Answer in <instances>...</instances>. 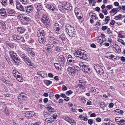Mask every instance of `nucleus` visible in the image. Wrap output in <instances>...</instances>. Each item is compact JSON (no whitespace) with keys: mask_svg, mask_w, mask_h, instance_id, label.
I'll return each mask as SVG.
<instances>
[{"mask_svg":"<svg viewBox=\"0 0 125 125\" xmlns=\"http://www.w3.org/2000/svg\"><path fill=\"white\" fill-rule=\"evenodd\" d=\"M74 55L76 57H78L81 59L85 60L88 58V56L84 50L81 49L76 50L75 51Z\"/></svg>","mask_w":125,"mask_h":125,"instance_id":"nucleus-1","label":"nucleus"},{"mask_svg":"<svg viewBox=\"0 0 125 125\" xmlns=\"http://www.w3.org/2000/svg\"><path fill=\"white\" fill-rule=\"evenodd\" d=\"M79 64L80 67L81 69L85 73H90L91 72V70L88 67L87 65H84L82 62L79 63Z\"/></svg>","mask_w":125,"mask_h":125,"instance_id":"nucleus-2","label":"nucleus"},{"mask_svg":"<svg viewBox=\"0 0 125 125\" xmlns=\"http://www.w3.org/2000/svg\"><path fill=\"white\" fill-rule=\"evenodd\" d=\"M54 27L55 28V30L58 33L61 34L63 31L62 26L57 23H55L54 24Z\"/></svg>","mask_w":125,"mask_h":125,"instance_id":"nucleus-3","label":"nucleus"},{"mask_svg":"<svg viewBox=\"0 0 125 125\" xmlns=\"http://www.w3.org/2000/svg\"><path fill=\"white\" fill-rule=\"evenodd\" d=\"M94 68L96 72L100 75H102L104 73V71L99 64H94Z\"/></svg>","mask_w":125,"mask_h":125,"instance_id":"nucleus-4","label":"nucleus"},{"mask_svg":"<svg viewBox=\"0 0 125 125\" xmlns=\"http://www.w3.org/2000/svg\"><path fill=\"white\" fill-rule=\"evenodd\" d=\"M11 37L13 38L14 40H19L21 39V41L22 42H24L25 41L24 38L22 37V36L20 34L14 33L11 36Z\"/></svg>","mask_w":125,"mask_h":125,"instance_id":"nucleus-5","label":"nucleus"},{"mask_svg":"<svg viewBox=\"0 0 125 125\" xmlns=\"http://www.w3.org/2000/svg\"><path fill=\"white\" fill-rule=\"evenodd\" d=\"M57 61L60 65L62 66L65 63V60L64 56L63 55L59 56L57 59Z\"/></svg>","mask_w":125,"mask_h":125,"instance_id":"nucleus-6","label":"nucleus"},{"mask_svg":"<svg viewBox=\"0 0 125 125\" xmlns=\"http://www.w3.org/2000/svg\"><path fill=\"white\" fill-rule=\"evenodd\" d=\"M58 41L55 38L52 36H50L49 37L48 39V43L50 44H57Z\"/></svg>","mask_w":125,"mask_h":125,"instance_id":"nucleus-7","label":"nucleus"},{"mask_svg":"<svg viewBox=\"0 0 125 125\" xmlns=\"http://www.w3.org/2000/svg\"><path fill=\"white\" fill-rule=\"evenodd\" d=\"M16 8L17 9L22 11H24V8L23 6L21 5V4L19 3L18 1L16 2Z\"/></svg>","mask_w":125,"mask_h":125,"instance_id":"nucleus-8","label":"nucleus"},{"mask_svg":"<svg viewBox=\"0 0 125 125\" xmlns=\"http://www.w3.org/2000/svg\"><path fill=\"white\" fill-rule=\"evenodd\" d=\"M6 10L10 16H14L15 14V12L14 10L8 8Z\"/></svg>","mask_w":125,"mask_h":125,"instance_id":"nucleus-9","label":"nucleus"},{"mask_svg":"<svg viewBox=\"0 0 125 125\" xmlns=\"http://www.w3.org/2000/svg\"><path fill=\"white\" fill-rule=\"evenodd\" d=\"M21 61L18 57L12 60V62L16 65H20L21 63Z\"/></svg>","mask_w":125,"mask_h":125,"instance_id":"nucleus-10","label":"nucleus"},{"mask_svg":"<svg viewBox=\"0 0 125 125\" xmlns=\"http://www.w3.org/2000/svg\"><path fill=\"white\" fill-rule=\"evenodd\" d=\"M35 114L34 111L26 112L25 113V116L27 118H29L34 115Z\"/></svg>","mask_w":125,"mask_h":125,"instance_id":"nucleus-11","label":"nucleus"},{"mask_svg":"<svg viewBox=\"0 0 125 125\" xmlns=\"http://www.w3.org/2000/svg\"><path fill=\"white\" fill-rule=\"evenodd\" d=\"M9 54L11 57V60H13V59H15V58H16L18 57L16 54L12 51H10L9 52Z\"/></svg>","mask_w":125,"mask_h":125,"instance_id":"nucleus-12","label":"nucleus"},{"mask_svg":"<svg viewBox=\"0 0 125 125\" xmlns=\"http://www.w3.org/2000/svg\"><path fill=\"white\" fill-rule=\"evenodd\" d=\"M68 73L69 74L72 76L74 75L75 74V71L72 68V67H70L68 69Z\"/></svg>","mask_w":125,"mask_h":125,"instance_id":"nucleus-13","label":"nucleus"},{"mask_svg":"<svg viewBox=\"0 0 125 125\" xmlns=\"http://www.w3.org/2000/svg\"><path fill=\"white\" fill-rule=\"evenodd\" d=\"M39 42L41 44L44 43L46 41L45 36H42V37H40L39 38Z\"/></svg>","mask_w":125,"mask_h":125,"instance_id":"nucleus-14","label":"nucleus"},{"mask_svg":"<svg viewBox=\"0 0 125 125\" xmlns=\"http://www.w3.org/2000/svg\"><path fill=\"white\" fill-rule=\"evenodd\" d=\"M44 5L46 8L50 10H52V11H54V10L55 8L52 5L49 4L47 3L45 4Z\"/></svg>","mask_w":125,"mask_h":125,"instance_id":"nucleus-15","label":"nucleus"},{"mask_svg":"<svg viewBox=\"0 0 125 125\" xmlns=\"http://www.w3.org/2000/svg\"><path fill=\"white\" fill-rule=\"evenodd\" d=\"M37 74L42 77H44L47 75L45 71H41L37 72Z\"/></svg>","mask_w":125,"mask_h":125,"instance_id":"nucleus-16","label":"nucleus"},{"mask_svg":"<svg viewBox=\"0 0 125 125\" xmlns=\"http://www.w3.org/2000/svg\"><path fill=\"white\" fill-rule=\"evenodd\" d=\"M46 109L50 112L52 113H53L55 111L54 109L52 107H51L50 106L48 105H46Z\"/></svg>","mask_w":125,"mask_h":125,"instance_id":"nucleus-17","label":"nucleus"},{"mask_svg":"<svg viewBox=\"0 0 125 125\" xmlns=\"http://www.w3.org/2000/svg\"><path fill=\"white\" fill-rule=\"evenodd\" d=\"M37 35L39 37H42L44 36V30H40L37 32Z\"/></svg>","mask_w":125,"mask_h":125,"instance_id":"nucleus-18","label":"nucleus"},{"mask_svg":"<svg viewBox=\"0 0 125 125\" xmlns=\"http://www.w3.org/2000/svg\"><path fill=\"white\" fill-rule=\"evenodd\" d=\"M26 94L25 92H22L19 94V98H20V99H21V98H22V99H24L26 97Z\"/></svg>","mask_w":125,"mask_h":125,"instance_id":"nucleus-19","label":"nucleus"},{"mask_svg":"<svg viewBox=\"0 0 125 125\" xmlns=\"http://www.w3.org/2000/svg\"><path fill=\"white\" fill-rule=\"evenodd\" d=\"M84 83H85L84 82L79 83V87L80 88L82 89H83L85 88L86 87V86L85 87V86H86Z\"/></svg>","mask_w":125,"mask_h":125,"instance_id":"nucleus-20","label":"nucleus"},{"mask_svg":"<svg viewBox=\"0 0 125 125\" xmlns=\"http://www.w3.org/2000/svg\"><path fill=\"white\" fill-rule=\"evenodd\" d=\"M76 34V32L75 31H73L72 30H70V32L69 35L70 37L74 36Z\"/></svg>","mask_w":125,"mask_h":125,"instance_id":"nucleus-21","label":"nucleus"},{"mask_svg":"<svg viewBox=\"0 0 125 125\" xmlns=\"http://www.w3.org/2000/svg\"><path fill=\"white\" fill-rule=\"evenodd\" d=\"M27 63V64L29 66H32L33 65V63L31 62V59L28 58L25 61Z\"/></svg>","mask_w":125,"mask_h":125,"instance_id":"nucleus-22","label":"nucleus"},{"mask_svg":"<svg viewBox=\"0 0 125 125\" xmlns=\"http://www.w3.org/2000/svg\"><path fill=\"white\" fill-rule=\"evenodd\" d=\"M27 52L32 57H34L35 55V52L32 51L31 49H29V50H28Z\"/></svg>","mask_w":125,"mask_h":125,"instance_id":"nucleus-23","label":"nucleus"},{"mask_svg":"<svg viewBox=\"0 0 125 125\" xmlns=\"http://www.w3.org/2000/svg\"><path fill=\"white\" fill-rule=\"evenodd\" d=\"M112 53L111 52H108L106 54V56L107 58H114L115 56L111 54Z\"/></svg>","mask_w":125,"mask_h":125,"instance_id":"nucleus-24","label":"nucleus"},{"mask_svg":"<svg viewBox=\"0 0 125 125\" xmlns=\"http://www.w3.org/2000/svg\"><path fill=\"white\" fill-rule=\"evenodd\" d=\"M21 74H19L17 76V78H16L17 80L21 82H22L23 81V78L21 77Z\"/></svg>","mask_w":125,"mask_h":125,"instance_id":"nucleus-25","label":"nucleus"},{"mask_svg":"<svg viewBox=\"0 0 125 125\" xmlns=\"http://www.w3.org/2000/svg\"><path fill=\"white\" fill-rule=\"evenodd\" d=\"M17 30L19 32L21 33H23L25 31V29L22 27H18L17 28Z\"/></svg>","mask_w":125,"mask_h":125,"instance_id":"nucleus-26","label":"nucleus"},{"mask_svg":"<svg viewBox=\"0 0 125 125\" xmlns=\"http://www.w3.org/2000/svg\"><path fill=\"white\" fill-rule=\"evenodd\" d=\"M32 8L31 6H27L26 8V10L27 13H29L32 11Z\"/></svg>","mask_w":125,"mask_h":125,"instance_id":"nucleus-27","label":"nucleus"},{"mask_svg":"<svg viewBox=\"0 0 125 125\" xmlns=\"http://www.w3.org/2000/svg\"><path fill=\"white\" fill-rule=\"evenodd\" d=\"M123 15L122 14H119L117 16H116L115 17L114 19L116 20H122L123 19V17H122Z\"/></svg>","mask_w":125,"mask_h":125,"instance_id":"nucleus-28","label":"nucleus"},{"mask_svg":"<svg viewBox=\"0 0 125 125\" xmlns=\"http://www.w3.org/2000/svg\"><path fill=\"white\" fill-rule=\"evenodd\" d=\"M107 32L108 33L110 36V37H111L113 38V37L114 36L113 35L112 33L110 31L109 28H107Z\"/></svg>","mask_w":125,"mask_h":125,"instance_id":"nucleus-29","label":"nucleus"},{"mask_svg":"<svg viewBox=\"0 0 125 125\" xmlns=\"http://www.w3.org/2000/svg\"><path fill=\"white\" fill-rule=\"evenodd\" d=\"M60 39H61L62 41H65V36L64 34H62L59 36Z\"/></svg>","mask_w":125,"mask_h":125,"instance_id":"nucleus-30","label":"nucleus"},{"mask_svg":"<svg viewBox=\"0 0 125 125\" xmlns=\"http://www.w3.org/2000/svg\"><path fill=\"white\" fill-rule=\"evenodd\" d=\"M111 13H114L116 14L117 12V10L116 8H114L111 10L110 11Z\"/></svg>","mask_w":125,"mask_h":125,"instance_id":"nucleus-31","label":"nucleus"},{"mask_svg":"<svg viewBox=\"0 0 125 125\" xmlns=\"http://www.w3.org/2000/svg\"><path fill=\"white\" fill-rule=\"evenodd\" d=\"M44 82L46 84L47 86L49 85L52 83V82L51 81L48 80H45L44 81Z\"/></svg>","mask_w":125,"mask_h":125,"instance_id":"nucleus-32","label":"nucleus"},{"mask_svg":"<svg viewBox=\"0 0 125 125\" xmlns=\"http://www.w3.org/2000/svg\"><path fill=\"white\" fill-rule=\"evenodd\" d=\"M78 10L79 11V10L77 8H75V10H74V12L77 17H78V15L79 14V13L77 11Z\"/></svg>","mask_w":125,"mask_h":125,"instance_id":"nucleus-33","label":"nucleus"},{"mask_svg":"<svg viewBox=\"0 0 125 125\" xmlns=\"http://www.w3.org/2000/svg\"><path fill=\"white\" fill-rule=\"evenodd\" d=\"M0 14L3 16L5 17L7 16L6 12L5 10H3V11H0Z\"/></svg>","mask_w":125,"mask_h":125,"instance_id":"nucleus-34","label":"nucleus"},{"mask_svg":"<svg viewBox=\"0 0 125 125\" xmlns=\"http://www.w3.org/2000/svg\"><path fill=\"white\" fill-rule=\"evenodd\" d=\"M115 112H117L120 114H122L123 112V111L119 109H117L115 110Z\"/></svg>","mask_w":125,"mask_h":125,"instance_id":"nucleus-35","label":"nucleus"},{"mask_svg":"<svg viewBox=\"0 0 125 125\" xmlns=\"http://www.w3.org/2000/svg\"><path fill=\"white\" fill-rule=\"evenodd\" d=\"M21 56L24 61L29 58V57H28L25 54H22Z\"/></svg>","mask_w":125,"mask_h":125,"instance_id":"nucleus-36","label":"nucleus"},{"mask_svg":"<svg viewBox=\"0 0 125 125\" xmlns=\"http://www.w3.org/2000/svg\"><path fill=\"white\" fill-rule=\"evenodd\" d=\"M22 3L26 5L29 2L28 0H20Z\"/></svg>","mask_w":125,"mask_h":125,"instance_id":"nucleus-37","label":"nucleus"},{"mask_svg":"<svg viewBox=\"0 0 125 125\" xmlns=\"http://www.w3.org/2000/svg\"><path fill=\"white\" fill-rule=\"evenodd\" d=\"M48 18H44L41 19V20L43 22V23H45L46 22H48L49 21L48 20Z\"/></svg>","mask_w":125,"mask_h":125,"instance_id":"nucleus-38","label":"nucleus"},{"mask_svg":"<svg viewBox=\"0 0 125 125\" xmlns=\"http://www.w3.org/2000/svg\"><path fill=\"white\" fill-rule=\"evenodd\" d=\"M42 6L40 4L38 5L37 7V11H39L42 10Z\"/></svg>","mask_w":125,"mask_h":125,"instance_id":"nucleus-39","label":"nucleus"},{"mask_svg":"<svg viewBox=\"0 0 125 125\" xmlns=\"http://www.w3.org/2000/svg\"><path fill=\"white\" fill-rule=\"evenodd\" d=\"M25 16V15L20 14L19 15L18 17L19 18L22 20H23L24 19V17Z\"/></svg>","mask_w":125,"mask_h":125,"instance_id":"nucleus-40","label":"nucleus"},{"mask_svg":"<svg viewBox=\"0 0 125 125\" xmlns=\"http://www.w3.org/2000/svg\"><path fill=\"white\" fill-rule=\"evenodd\" d=\"M1 4L4 6H5L7 4V0H2L1 2Z\"/></svg>","mask_w":125,"mask_h":125,"instance_id":"nucleus-41","label":"nucleus"},{"mask_svg":"<svg viewBox=\"0 0 125 125\" xmlns=\"http://www.w3.org/2000/svg\"><path fill=\"white\" fill-rule=\"evenodd\" d=\"M110 20V17L109 16H107L106 17L104 21L106 23H108V21H109Z\"/></svg>","mask_w":125,"mask_h":125,"instance_id":"nucleus-42","label":"nucleus"},{"mask_svg":"<svg viewBox=\"0 0 125 125\" xmlns=\"http://www.w3.org/2000/svg\"><path fill=\"white\" fill-rule=\"evenodd\" d=\"M55 51L57 52H60L61 51V47L59 46H57L55 48Z\"/></svg>","mask_w":125,"mask_h":125,"instance_id":"nucleus-43","label":"nucleus"},{"mask_svg":"<svg viewBox=\"0 0 125 125\" xmlns=\"http://www.w3.org/2000/svg\"><path fill=\"white\" fill-rule=\"evenodd\" d=\"M69 123L73 125H74L76 124V122H75L74 120H72V118L71 119V120H70Z\"/></svg>","mask_w":125,"mask_h":125,"instance_id":"nucleus-44","label":"nucleus"},{"mask_svg":"<svg viewBox=\"0 0 125 125\" xmlns=\"http://www.w3.org/2000/svg\"><path fill=\"white\" fill-rule=\"evenodd\" d=\"M67 61H68L69 62L70 64H72L73 63L74 61L73 60H72L69 58H68L67 59Z\"/></svg>","mask_w":125,"mask_h":125,"instance_id":"nucleus-45","label":"nucleus"},{"mask_svg":"<svg viewBox=\"0 0 125 125\" xmlns=\"http://www.w3.org/2000/svg\"><path fill=\"white\" fill-rule=\"evenodd\" d=\"M81 69L79 67L75 66L74 67V70H75V71H79Z\"/></svg>","mask_w":125,"mask_h":125,"instance_id":"nucleus-46","label":"nucleus"},{"mask_svg":"<svg viewBox=\"0 0 125 125\" xmlns=\"http://www.w3.org/2000/svg\"><path fill=\"white\" fill-rule=\"evenodd\" d=\"M117 41L119 42H120L122 44L124 45L125 44V42L123 41L121 39H118Z\"/></svg>","mask_w":125,"mask_h":125,"instance_id":"nucleus-47","label":"nucleus"},{"mask_svg":"<svg viewBox=\"0 0 125 125\" xmlns=\"http://www.w3.org/2000/svg\"><path fill=\"white\" fill-rule=\"evenodd\" d=\"M71 118L69 117H65V118H64V119L65 120L68 122H69L70 120H71Z\"/></svg>","mask_w":125,"mask_h":125,"instance_id":"nucleus-48","label":"nucleus"},{"mask_svg":"<svg viewBox=\"0 0 125 125\" xmlns=\"http://www.w3.org/2000/svg\"><path fill=\"white\" fill-rule=\"evenodd\" d=\"M46 46H47L48 47H51V48H52L54 46V45L53 44H50L49 43H48V44L47 45H46Z\"/></svg>","mask_w":125,"mask_h":125,"instance_id":"nucleus-49","label":"nucleus"},{"mask_svg":"<svg viewBox=\"0 0 125 125\" xmlns=\"http://www.w3.org/2000/svg\"><path fill=\"white\" fill-rule=\"evenodd\" d=\"M73 93L72 91L69 90V91H67L66 92V94L67 95H69V94H72Z\"/></svg>","mask_w":125,"mask_h":125,"instance_id":"nucleus-50","label":"nucleus"},{"mask_svg":"<svg viewBox=\"0 0 125 125\" xmlns=\"http://www.w3.org/2000/svg\"><path fill=\"white\" fill-rule=\"evenodd\" d=\"M5 109L4 112L6 113V114L7 115H9V111L8 110L7 107H5Z\"/></svg>","mask_w":125,"mask_h":125,"instance_id":"nucleus-51","label":"nucleus"},{"mask_svg":"<svg viewBox=\"0 0 125 125\" xmlns=\"http://www.w3.org/2000/svg\"><path fill=\"white\" fill-rule=\"evenodd\" d=\"M102 11L105 15H106L108 13L107 11L105 9L102 10Z\"/></svg>","mask_w":125,"mask_h":125,"instance_id":"nucleus-52","label":"nucleus"},{"mask_svg":"<svg viewBox=\"0 0 125 125\" xmlns=\"http://www.w3.org/2000/svg\"><path fill=\"white\" fill-rule=\"evenodd\" d=\"M107 28H108L106 26H104L102 27L101 29L103 31H104L106 29H107Z\"/></svg>","mask_w":125,"mask_h":125,"instance_id":"nucleus-53","label":"nucleus"},{"mask_svg":"<svg viewBox=\"0 0 125 125\" xmlns=\"http://www.w3.org/2000/svg\"><path fill=\"white\" fill-rule=\"evenodd\" d=\"M12 73L13 74H20L21 75L20 73L18 72L16 70H14L13 71Z\"/></svg>","mask_w":125,"mask_h":125,"instance_id":"nucleus-54","label":"nucleus"},{"mask_svg":"<svg viewBox=\"0 0 125 125\" xmlns=\"http://www.w3.org/2000/svg\"><path fill=\"white\" fill-rule=\"evenodd\" d=\"M30 20V19L28 17H26L25 16L24 19L23 20V21H29Z\"/></svg>","mask_w":125,"mask_h":125,"instance_id":"nucleus-55","label":"nucleus"},{"mask_svg":"<svg viewBox=\"0 0 125 125\" xmlns=\"http://www.w3.org/2000/svg\"><path fill=\"white\" fill-rule=\"evenodd\" d=\"M125 122V120H124L123 119H120L118 123L117 124L119 125H120V124L124 123Z\"/></svg>","mask_w":125,"mask_h":125,"instance_id":"nucleus-56","label":"nucleus"},{"mask_svg":"<svg viewBox=\"0 0 125 125\" xmlns=\"http://www.w3.org/2000/svg\"><path fill=\"white\" fill-rule=\"evenodd\" d=\"M54 65L56 69H59V67L58 66L59 65L58 63H54Z\"/></svg>","mask_w":125,"mask_h":125,"instance_id":"nucleus-57","label":"nucleus"},{"mask_svg":"<svg viewBox=\"0 0 125 125\" xmlns=\"http://www.w3.org/2000/svg\"><path fill=\"white\" fill-rule=\"evenodd\" d=\"M81 100L82 102L83 103H85L86 101L85 98L84 97L81 98Z\"/></svg>","mask_w":125,"mask_h":125,"instance_id":"nucleus-58","label":"nucleus"},{"mask_svg":"<svg viewBox=\"0 0 125 125\" xmlns=\"http://www.w3.org/2000/svg\"><path fill=\"white\" fill-rule=\"evenodd\" d=\"M111 21L110 24L111 25H114L115 23V21L114 20H111Z\"/></svg>","mask_w":125,"mask_h":125,"instance_id":"nucleus-59","label":"nucleus"},{"mask_svg":"<svg viewBox=\"0 0 125 125\" xmlns=\"http://www.w3.org/2000/svg\"><path fill=\"white\" fill-rule=\"evenodd\" d=\"M62 90L63 91L66 90L67 89V88L64 85H63L62 86Z\"/></svg>","mask_w":125,"mask_h":125,"instance_id":"nucleus-60","label":"nucleus"},{"mask_svg":"<svg viewBox=\"0 0 125 125\" xmlns=\"http://www.w3.org/2000/svg\"><path fill=\"white\" fill-rule=\"evenodd\" d=\"M88 123L90 125H91L93 124V121L92 119H89L88 121Z\"/></svg>","mask_w":125,"mask_h":125,"instance_id":"nucleus-61","label":"nucleus"},{"mask_svg":"<svg viewBox=\"0 0 125 125\" xmlns=\"http://www.w3.org/2000/svg\"><path fill=\"white\" fill-rule=\"evenodd\" d=\"M45 25V26L47 27H49L50 26V23H49V21L48 22H46L45 23H43Z\"/></svg>","mask_w":125,"mask_h":125,"instance_id":"nucleus-62","label":"nucleus"},{"mask_svg":"<svg viewBox=\"0 0 125 125\" xmlns=\"http://www.w3.org/2000/svg\"><path fill=\"white\" fill-rule=\"evenodd\" d=\"M96 90L94 87H92L91 88V91L92 92H96Z\"/></svg>","mask_w":125,"mask_h":125,"instance_id":"nucleus-63","label":"nucleus"},{"mask_svg":"<svg viewBox=\"0 0 125 125\" xmlns=\"http://www.w3.org/2000/svg\"><path fill=\"white\" fill-rule=\"evenodd\" d=\"M91 16V18L93 19H98V18L96 17V16H94V15H92Z\"/></svg>","mask_w":125,"mask_h":125,"instance_id":"nucleus-64","label":"nucleus"}]
</instances>
